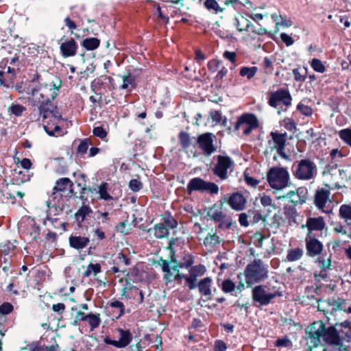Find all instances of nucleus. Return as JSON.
<instances>
[{"label":"nucleus","instance_id":"obj_1","mask_svg":"<svg viewBox=\"0 0 351 351\" xmlns=\"http://www.w3.org/2000/svg\"><path fill=\"white\" fill-rule=\"evenodd\" d=\"M60 84L52 82L50 84H40L36 87H29L28 94L32 95L34 105L38 107L39 112L38 120L43 122L47 121L43 125L46 133L50 136H59L63 134L62 128L58 122L62 120L61 114L57 107L51 103L58 95Z\"/></svg>","mask_w":351,"mask_h":351},{"label":"nucleus","instance_id":"obj_2","mask_svg":"<svg viewBox=\"0 0 351 351\" xmlns=\"http://www.w3.org/2000/svg\"><path fill=\"white\" fill-rule=\"evenodd\" d=\"M268 274V265L261 259H254L246 266L244 271L245 282L248 287L265 280Z\"/></svg>","mask_w":351,"mask_h":351},{"label":"nucleus","instance_id":"obj_3","mask_svg":"<svg viewBox=\"0 0 351 351\" xmlns=\"http://www.w3.org/2000/svg\"><path fill=\"white\" fill-rule=\"evenodd\" d=\"M73 183L68 178H62L58 179L53 189V192L50 195L47 202L48 207L60 206V198L66 193V196L71 197L73 192Z\"/></svg>","mask_w":351,"mask_h":351},{"label":"nucleus","instance_id":"obj_4","mask_svg":"<svg viewBox=\"0 0 351 351\" xmlns=\"http://www.w3.org/2000/svg\"><path fill=\"white\" fill-rule=\"evenodd\" d=\"M267 180L273 189L280 191L289 186L290 176L287 168L274 167L268 170Z\"/></svg>","mask_w":351,"mask_h":351},{"label":"nucleus","instance_id":"obj_5","mask_svg":"<svg viewBox=\"0 0 351 351\" xmlns=\"http://www.w3.org/2000/svg\"><path fill=\"white\" fill-rule=\"evenodd\" d=\"M19 231L21 237L27 243L36 240L40 234V227L36 223L34 219L26 218L19 224Z\"/></svg>","mask_w":351,"mask_h":351},{"label":"nucleus","instance_id":"obj_6","mask_svg":"<svg viewBox=\"0 0 351 351\" xmlns=\"http://www.w3.org/2000/svg\"><path fill=\"white\" fill-rule=\"evenodd\" d=\"M293 173L298 180H310L317 175V166L309 159H302L295 165Z\"/></svg>","mask_w":351,"mask_h":351},{"label":"nucleus","instance_id":"obj_7","mask_svg":"<svg viewBox=\"0 0 351 351\" xmlns=\"http://www.w3.org/2000/svg\"><path fill=\"white\" fill-rule=\"evenodd\" d=\"M207 215L210 219L219 223V228L229 229L231 227V217L224 213L223 203H221L219 206L213 205L208 209Z\"/></svg>","mask_w":351,"mask_h":351},{"label":"nucleus","instance_id":"obj_8","mask_svg":"<svg viewBox=\"0 0 351 351\" xmlns=\"http://www.w3.org/2000/svg\"><path fill=\"white\" fill-rule=\"evenodd\" d=\"M216 158L217 162L213 169V173L221 180H225L228 177V170L232 171L234 162L228 156L219 155Z\"/></svg>","mask_w":351,"mask_h":351},{"label":"nucleus","instance_id":"obj_9","mask_svg":"<svg viewBox=\"0 0 351 351\" xmlns=\"http://www.w3.org/2000/svg\"><path fill=\"white\" fill-rule=\"evenodd\" d=\"M187 190L191 193L194 191L217 194L219 192L218 186L214 182H206L200 178H192L187 184Z\"/></svg>","mask_w":351,"mask_h":351},{"label":"nucleus","instance_id":"obj_10","mask_svg":"<svg viewBox=\"0 0 351 351\" xmlns=\"http://www.w3.org/2000/svg\"><path fill=\"white\" fill-rule=\"evenodd\" d=\"M291 101L289 91L285 88H280L270 93L268 104L274 108H278L280 104H282L287 108L291 106Z\"/></svg>","mask_w":351,"mask_h":351},{"label":"nucleus","instance_id":"obj_11","mask_svg":"<svg viewBox=\"0 0 351 351\" xmlns=\"http://www.w3.org/2000/svg\"><path fill=\"white\" fill-rule=\"evenodd\" d=\"M280 295L281 293L278 291H274L273 293L267 292L265 287L263 285H257L252 289V298L254 301L263 306L269 304L271 300Z\"/></svg>","mask_w":351,"mask_h":351},{"label":"nucleus","instance_id":"obj_12","mask_svg":"<svg viewBox=\"0 0 351 351\" xmlns=\"http://www.w3.org/2000/svg\"><path fill=\"white\" fill-rule=\"evenodd\" d=\"M120 338L119 340H112L109 337H106L104 339L105 343L111 345L117 348H123L127 347L132 341L133 337L129 330L122 328L117 329Z\"/></svg>","mask_w":351,"mask_h":351},{"label":"nucleus","instance_id":"obj_13","mask_svg":"<svg viewBox=\"0 0 351 351\" xmlns=\"http://www.w3.org/2000/svg\"><path fill=\"white\" fill-rule=\"evenodd\" d=\"M215 136L210 132L200 134L197 138V143L204 154L207 156L214 153L217 148L213 144Z\"/></svg>","mask_w":351,"mask_h":351},{"label":"nucleus","instance_id":"obj_14","mask_svg":"<svg viewBox=\"0 0 351 351\" xmlns=\"http://www.w3.org/2000/svg\"><path fill=\"white\" fill-rule=\"evenodd\" d=\"M330 195V190L325 188L317 189L315 194V205L319 210H322L324 213H330L332 212V209L330 208H327L326 206L328 201L329 200Z\"/></svg>","mask_w":351,"mask_h":351},{"label":"nucleus","instance_id":"obj_15","mask_svg":"<svg viewBox=\"0 0 351 351\" xmlns=\"http://www.w3.org/2000/svg\"><path fill=\"white\" fill-rule=\"evenodd\" d=\"M308 343L313 346H317L323 339V323H314L306 330Z\"/></svg>","mask_w":351,"mask_h":351},{"label":"nucleus","instance_id":"obj_16","mask_svg":"<svg viewBox=\"0 0 351 351\" xmlns=\"http://www.w3.org/2000/svg\"><path fill=\"white\" fill-rule=\"evenodd\" d=\"M307 189L306 187H299L295 191H291L282 197L289 199L290 202L293 204V206H295L298 204H304L307 199Z\"/></svg>","mask_w":351,"mask_h":351},{"label":"nucleus","instance_id":"obj_17","mask_svg":"<svg viewBox=\"0 0 351 351\" xmlns=\"http://www.w3.org/2000/svg\"><path fill=\"white\" fill-rule=\"evenodd\" d=\"M323 341L329 345L340 346L342 343V339L340 334L334 326L326 328L323 324Z\"/></svg>","mask_w":351,"mask_h":351},{"label":"nucleus","instance_id":"obj_18","mask_svg":"<svg viewBox=\"0 0 351 351\" xmlns=\"http://www.w3.org/2000/svg\"><path fill=\"white\" fill-rule=\"evenodd\" d=\"M305 241L308 256L314 257L321 254L323 245L319 240L307 234Z\"/></svg>","mask_w":351,"mask_h":351},{"label":"nucleus","instance_id":"obj_19","mask_svg":"<svg viewBox=\"0 0 351 351\" xmlns=\"http://www.w3.org/2000/svg\"><path fill=\"white\" fill-rule=\"evenodd\" d=\"M258 126V120L254 114H243V134H249L256 130Z\"/></svg>","mask_w":351,"mask_h":351},{"label":"nucleus","instance_id":"obj_20","mask_svg":"<svg viewBox=\"0 0 351 351\" xmlns=\"http://www.w3.org/2000/svg\"><path fill=\"white\" fill-rule=\"evenodd\" d=\"M113 82V79L108 75H101L99 77L95 79L90 85L91 90L97 95H100V99L101 98V93H99V90L105 86H108L111 84Z\"/></svg>","mask_w":351,"mask_h":351},{"label":"nucleus","instance_id":"obj_21","mask_svg":"<svg viewBox=\"0 0 351 351\" xmlns=\"http://www.w3.org/2000/svg\"><path fill=\"white\" fill-rule=\"evenodd\" d=\"M62 55L65 57L74 56L77 53V45L73 38L62 43L60 45Z\"/></svg>","mask_w":351,"mask_h":351},{"label":"nucleus","instance_id":"obj_22","mask_svg":"<svg viewBox=\"0 0 351 351\" xmlns=\"http://www.w3.org/2000/svg\"><path fill=\"white\" fill-rule=\"evenodd\" d=\"M325 221L322 217H309L306 220V226L308 232L311 235L313 231H321L325 227Z\"/></svg>","mask_w":351,"mask_h":351},{"label":"nucleus","instance_id":"obj_23","mask_svg":"<svg viewBox=\"0 0 351 351\" xmlns=\"http://www.w3.org/2000/svg\"><path fill=\"white\" fill-rule=\"evenodd\" d=\"M69 245L71 247L80 250L86 247L90 242V239L86 237L71 235L69 239Z\"/></svg>","mask_w":351,"mask_h":351},{"label":"nucleus","instance_id":"obj_24","mask_svg":"<svg viewBox=\"0 0 351 351\" xmlns=\"http://www.w3.org/2000/svg\"><path fill=\"white\" fill-rule=\"evenodd\" d=\"M212 279L210 277H206L202 279L197 284L199 293L204 296L211 295Z\"/></svg>","mask_w":351,"mask_h":351},{"label":"nucleus","instance_id":"obj_25","mask_svg":"<svg viewBox=\"0 0 351 351\" xmlns=\"http://www.w3.org/2000/svg\"><path fill=\"white\" fill-rule=\"evenodd\" d=\"M122 296L126 299H135L138 296V293H139V289L135 286H133L130 284V282L127 281L126 285L122 289Z\"/></svg>","mask_w":351,"mask_h":351},{"label":"nucleus","instance_id":"obj_26","mask_svg":"<svg viewBox=\"0 0 351 351\" xmlns=\"http://www.w3.org/2000/svg\"><path fill=\"white\" fill-rule=\"evenodd\" d=\"M8 62V60L7 59H4L1 61L0 64V67L3 69V70L0 71V82L1 84H5V79L3 78V75L5 73L11 75V77L9 79L10 80H11L12 79V77H14V75H15L14 69L11 68L10 66H7Z\"/></svg>","mask_w":351,"mask_h":351},{"label":"nucleus","instance_id":"obj_27","mask_svg":"<svg viewBox=\"0 0 351 351\" xmlns=\"http://www.w3.org/2000/svg\"><path fill=\"white\" fill-rule=\"evenodd\" d=\"M228 203L229 206L235 210H241V193H234L230 195Z\"/></svg>","mask_w":351,"mask_h":351},{"label":"nucleus","instance_id":"obj_28","mask_svg":"<svg viewBox=\"0 0 351 351\" xmlns=\"http://www.w3.org/2000/svg\"><path fill=\"white\" fill-rule=\"evenodd\" d=\"M100 45V40L97 38H87L82 40V45L86 50L92 51L97 49Z\"/></svg>","mask_w":351,"mask_h":351},{"label":"nucleus","instance_id":"obj_29","mask_svg":"<svg viewBox=\"0 0 351 351\" xmlns=\"http://www.w3.org/2000/svg\"><path fill=\"white\" fill-rule=\"evenodd\" d=\"M178 138L181 147L184 149H186L190 147V145H191V140L195 138H191L188 132L181 131L178 134Z\"/></svg>","mask_w":351,"mask_h":351},{"label":"nucleus","instance_id":"obj_30","mask_svg":"<svg viewBox=\"0 0 351 351\" xmlns=\"http://www.w3.org/2000/svg\"><path fill=\"white\" fill-rule=\"evenodd\" d=\"M123 84L121 86V89H128L130 90H132L135 88V77L131 73H128L127 75H123Z\"/></svg>","mask_w":351,"mask_h":351},{"label":"nucleus","instance_id":"obj_31","mask_svg":"<svg viewBox=\"0 0 351 351\" xmlns=\"http://www.w3.org/2000/svg\"><path fill=\"white\" fill-rule=\"evenodd\" d=\"M14 250L15 245L10 241H5L0 244V253L4 256L11 255Z\"/></svg>","mask_w":351,"mask_h":351},{"label":"nucleus","instance_id":"obj_32","mask_svg":"<svg viewBox=\"0 0 351 351\" xmlns=\"http://www.w3.org/2000/svg\"><path fill=\"white\" fill-rule=\"evenodd\" d=\"M303 255V250L301 248L296 247L288 250L287 259L288 261L293 262L300 260Z\"/></svg>","mask_w":351,"mask_h":351},{"label":"nucleus","instance_id":"obj_33","mask_svg":"<svg viewBox=\"0 0 351 351\" xmlns=\"http://www.w3.org/2000/svg\"><path fill=\"white\" fill-rule=\"evenodd\" d=\"M206 271V269L205 266L199 264L195 266H191L189 268V276L197 279V277L203 276Z\"/></svg>","mask_w":351,"mask_h":351},{"label":"nucleus","instance_id":"obj_34","mask_svg":"<svg viewBox=\"0 0 351 351\" xmlns=\"http://www.w3.org/2000/svg\"><path fill=\"white\" fill-rule=\"evenodd\" d=\"M92 212L90 207L88 205L82 206L75 213L76 220L83 222L86 217Z\"/></svg>","mask_w":351,"mask_h":351},{"label":"nucleus","instance_id":"obj_35","mask_svg":"<svg viewBox=\"0 0 351 351\" xmlns=\"http://www.w3.org/2000/svg\"><path fill=\"white\" fill-rule=\"evenodd\" d=\"M154 236L158 239H162L169 235V229L163 223L154 226Z\"/></svg>","mask_w":351,"mask_h":351},{"label":"nucleus","instance_id":"obj_36","mask_svg":"<svg viewBox=\"0 0 351 351\" xmlns=\"http://www.w3.org/2000/svg\"><path fill=\"white\" fill-rule=\"evenodd\" d=\"M108 183L103 182L98 188L97 193L99 194V197L102 199L109 201L112 199V197L108 192Z\"/></svg>","mask_w":351,"mask_h":351},{"label":"nucleus","instance_id":"obj_37","mask_svg":"<svg viewBox=\"0 0 351 351\" xmlns=\"http://www.w3.org/2000/svg\"><path fill=\"white\" fill-rule=\"evenodd\" d=\"M245 30L246 31H251L252 32H255L258 35H268L269 37L271 36V34L266 29L263 27H258L257 29H254V26L250 24V21L247 19L245 20Z\"/></svg>","mask_w":351,"mask_h":351},{"label":"nucleus","instance_id":"obj_38","mask_svg":"<svg viewBox=\"0 0 351 351\" xmlns=\"http://www.w3.org/2000/svg\"><path fill=\"white\" fill-rule=\"evenodd\" d=\"M284 213L289 223L295 221V217H297L298 213L295 206H285L284 208Z\"/></svg>","mask_w":351,"mask_h":351},{"label":"nucleus","instance_id":"obj_39","mask_svg":"<svg viewBox=\"0 0 351 351\" xmlns=\"http://www.w3.org/2000/svg\"><path fill=\"white\" fill-rule=\"evenodd\" d=\"M194 263L193 257L191 254H184L180 263H178L177 267L180 268L189 269Z\"/></svg>","mask_w":351,"mask_h":351},{"label":"nucleus","instance_id":"obj_40","mask_svg":"<svg viewBox=\"0 0 351 351\" xmlns=\"http://www.w3.org/2000/svg\"><path fill=\"white\" fill-rule=\"evenodd\" d=\"M294 80L299 82H304L306 78L307 69L306 68H296L293 69Z\"/></svg>","mask_w":351,"mask_h":351},{"label":"nucleus","instance_id":"obj_41","mask_svg":"<svg viewBox=\"0 0 351 351\" xmlns=\"http://www.w3.org/2000/svg\"><path fill=\"white\" fill-rule=\"evenodd\" d=\"M311 66L315 72L320 73H324L326 70L324 63L317 58H313L311 60Z\"/></svg>","mask_w":351,"mask_h":351},{"label":"nucleus","instance_id":"obj_42","mask_svg":"<svg viewBox=\"0 0 351 351\" xmlns=\"http://www.w3.org/2000/svg\"><path fill=\"white\" fill-rule=\"evenodd\" d=\"M90 326V330H93L96 328H97L100 323L101 319L99 314H88V321H87Z\"/></svg>","mask_w":351,"mask_h":351},{"label":"nucleus","instance_id":"obj_43","mask_svg":"<svg viewBox=\"0 0 351 351\" xmlns=\"http://www.w3.org/2000/svg\"><path fill=\"white\" fill-rule=\"evenodd\" d=\"M339 136L341 141L351 147V129L346 128L340 130Z\"/></svg>","mask_w":351,"mask_h":351},{"label":"nucleus","instance_id":"obj_44","mask_svg":"<svg viewBox=\"0 0 351 351\" xmlns=\"http://www.w3.org/2000/svg\"><path fill=\"white\" fill-rule=\"evenodd\" d=\"M272 135V139L276 145L278 146L280 149H282L285 145V134H276V133H271Z\"/></svg>","mask_w":351,"mask_h":351},{"label":"nucleus","instance_id":"obj_45","mask_svg":"<svg viewBox=\"0 0 351 351\" xmlns=\"http://www.w3.org/2000/svg\"><path fill=\"white\" fill-rule=\"evenodd\" d=\"M204 6L210 11H213L215 13L223 12V9L220 8L218 3L215 0H206Z\"/></svg>","mask_w":351,"mask_h":351},{"label":"nucleus","instance_id":"obj_46","mask_svg":"<svg viewBox=\"0 0 351 351\" xmlns=\"http://www.w3.org/2000/svg\"><path fill=\"white\" fill-rule=\"evenodd\" d=\"M99 272H101V265H100V264H99V263H95V264L90 263L88 265L87 269L85 271L84 275L86 277H88L92 274H93L94 275H97Z\"/></svg>","mask_w":351,"mask_h":351},{"label":"nucleus","instance_id":"obj_47","mask_svg":"<svg viewBox=\"0 0 351 351\" xmlns=\"http://www.w3.org/2000/svg\"><path fill=\"white\" fill-rule=\"evenodd\" d=\"M274 346L278 348H291L292 346V342L291 339L285 336L282 338H278L276 340Z\"/></svg>","mask_w":351,"mask_h":351},{"label":"nucleus","instance_id":"obj_48","mask_svg":"<svg viewBox=\"0 0 351 351\" xmlns=\"http://www.w3.org/2000/svg\"><path fill=\"white\" fill-rule=\"evenodd\" d=\"M210 117L215 124H219L222 122V125H225L227 122L226 118L222 120L221 113L218 110H211L210 112Z\"/></svg>","mask_w":351,"mask_h":351},{"label":"nucleus","instance_id":"obj_49","mask_svg":"<svg viewBox=\"0 0 351 351\" xmlns=\"http://www.w3.org/2000/svg\"><path fill=\"white\" fill-rule=\"evenodd\" d=\"M339 215L345 220H351V206L343 204L340 206Z\"/></svg>","mask_w":351,"mask_h":351},{"label":"nucleus","instance_id":"obj_50","mask_svg":"<svg viewBox=\"0 0 351 351\" xmlns=\"http://www.w3.org/2000/svg\"><path fill=\"white\" fill-rule=\"evenodd\" d=\"M220 287L222 291L226 293H232L236 287L235 284L230 279L223 280Z\"/></svg>","mask_w":351,"mask_h":351},{"label":"nucleus","instance_id":"obj_51","mask_svg":"<svg viewBox=\"0 0 351 351\" xmlns=\"http://www.w3.org/2000/svg\"><path fill=\"white\" fill-rule=\"evenodd\" d=\"M91 145V141L90 138H84L83 139L80 143L79 144L77 152L80 154H84L87 152L88 147Z\"/></svg>","mask_w":351,"mask_h":351},{"label":"nucleus","instance_id":"obj_52","mask_svg":"<svg viewBox=\"0 0 351 351\" xmlns=\"http://www.w3.org/2000/svg\"><path fill=\"white\" fill-rule=\"evenodd\" d=\"M25 110V108L21 104H12L9 108V112L16 117L21 116L23 112Z\"/></svg>","mask_w":351,"mask_h":351},{"label":"nucleus","instance_id":"obj_53","mask_svg":"<svg viewBox=\"0 0 351 351\" xmlns=\"http://www.w3.org/2000/svg\"><path fill=\"white\" fill-rule=\"evenodd\" d=\"M257 71L256 66H243V77L246 76L248 80H250L256 75Z\"/></svg>","mask_w":351,"mask_h":351},{"label":"nucleus","instance_id":"obj_54","mask_svg":"<svg viewBox=\"0 0 351 351\" xmlns=\"http://www.w3.org/2000/svg\"><path fill=\"white\" fill-rule=\"evenodd\" d=\"M297 110L300 111L301 114L306 117H309L313 114L312 108L308 106L304 105L302 102L298 104Z\"/></svg>","mask_w":351,"mask_h":351},{"label":"nucleus","instance_id":"obj_55","mask_svg":"<svg viewBox=\"0 0 351 351\" xmlns=\"http://www.w3.org/2000/svg\"><path fill=\"white\" fill-rule=\"evenodd\" d=\"M317 263H319V267L324 271L330 269L331 266V260L330 258H328L325 259L324 257L320 256L317 259Z\"/></svg>","mask_w":351,"mask_h":351},{"label":"nucleus","instance_id":"obj_56","mask_svg":"<svg viewBox=\"0 0 351 351\" xmlns=\"http://www.w3.org/2000/svg\"><path fill=\"white\" fill-rule=\"evenodd\" d=\"M129 188L133 192H138L143 188V183L138 179H132L129 182Z\"/></svg>","mask_w":351,"mask_h":351},{"label":"nucleus","instance_id":"obj_57","mask_svg":"<svg viewBox=\"0 0 351 351\" xmlns=\"http://www.w3.org/2000/svg\"><path fill=\"white\" fill-rule=\"evenodd\" d=\"M117 263L116 264L121 266H128L130 265L131 262L130 259L128 258L125 255H124L123 253H119L117 257Z\"/></svg>","mask_w":351,"mask_h":351},{"label":"nucleus","instance_id":"obj_58","mask_svg":"<svg viewBox=\"0 0 351 351\" xmlns=\"http://www.w3.org/2000/svg\"><path fill=\"white\" fill-rule=\"evenodd\" d=\"M109 306L112 308L119 309V315H118L117 317H119L123 315L124 311H125V306H124V304H123V302H121L119 300H114V301L110 302L109 303Z\"/></svg>","mask_w":351,"mask_h":351},{"label":"nucleus","instance_id":"obj_59","mask_svg":"<svg viewBox=\"0 0 351 351\" xmlns=\"http://www.w3.org/2000/svg\"><path fill=\"white\" fill-rule=\"evenodd\" d=\"M261 203L265 207H266V206L269 207V208L268 209L269 212H271V209L275 208V206L271 204L272 199L269 195H263L261 197Z\"/></svg>","mask_w":351,"mask_h":351},{"label":"nucleus","instance_id":"obj_60","mask_svg":"<svg viewBox=\"0 0 351 351\" xmlns=\"http://www.w3.org/2000/svg\"><path fill=\"white\" fill-rule=\"evenodd\" d=\"M221 61L215 59L210 60L208 62V69L211 73L216 72L220 67Z\"/></svg>","mask_w":351,"mask_h":351},{"label":"nucleus","instance_id":"obj_61","mask_svg":"<svg viewBox=\"0 0 351 351\" xmlns=\"http://www.w3.org/2000/svg\"><path fill=\"white\" fill-rule=\"evenodd\" d=\"M204 243L205 245L210 247H213L214 245L219 244V237L216 235H213L210 237H206L204 240Z\"/></svg>","mask_w":351,"mask_h":351},{"label":"nucleus","instance_id":"obj_62","mask_svg":"<svg viewBox=\"0 0 351 351\" xmlns=\"http://www.w3.org/2000/svg\"><path fill=\"white\" fill-rule=\"evenodd\" d=\"M29 351H56L53 346H40L36 344L31 345Z\"/></svg>","mask_w":351,"mask_h":351},{"label":"nucleus","instance_id":"obj_63","mask_svg":"<svg viewBox=\"0 0 351 351\" xmlns=\"http://www.w3.org/2000/svg\"><path fill=\"white\" fill-rule=\"evenodd\" d=\"M93 133L95 136L101 139H104L107 136L106 131L101 126L95 127L93 130Z\"/></svg>","mask_w":351,"mask_h":351},{"label":"nucleus","instance_id":"obj_64","mask_svg":"<svg viewBox=\"0 0 351 351\" xmlns=\"http://www.w3.org/2000/svg\"><path fill=\"white\" fill-rule=\"evenodd\" d=\"M13 311V306L8 302H4L0 306V313L8 315Z\"/></svg>","mask_w":351,"mask_h":351}]
</instances>
